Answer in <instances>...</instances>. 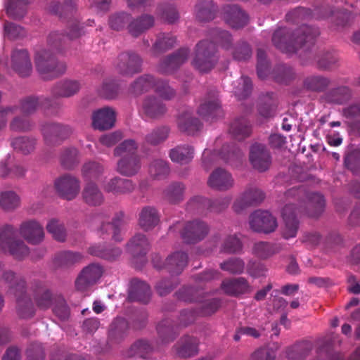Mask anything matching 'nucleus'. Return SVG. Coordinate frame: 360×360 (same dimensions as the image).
I'll list each match as a JSON object with an SVG mask.
<instances>
[{"instance_id":"obj_27","label":"nucleus","mask_w":360,"mask_h":360,"mask_svg":"<svg viewBox=\"0 0 360 360\" xmlns=\"http://www.w3.org/2000/svg\"><path fill=\"white\" fill-rule=\"evenodd\" d=\"M151 295L150 286L144 281L134 278L131 281L128 300L130 302H139L147 304Z\"/></svg>"},{"instance_id":"obj_13","label":"nucleus","mask_w":360,"mask_h":360,"mask_svg":"<svg viewBox=\"0 0 360 360\" xmlns=\"http://www.w3.org/2000/svg\"><path fill=\"white\" fill-rule=\"evenodd\" d=\"M54 188L60 198L67 200H72L79 193L80 181L74 176L65 174L55 180Z\"/></svg>"},{"instance_id":"obj_11","label":"nucleus","mask_w":360,"mask_h":360,"mask_svg":"<svg viewBox=\"0 0 360 360\" xmlns=\"http://www.w3.org/2000/svg\"><path fill=\"white\" fill-rule=\"evenodd\" d=\"M250 229L258 233H270L278 227L277 220L269 212L257 210L249 217Z\"/></svg>"},{"instance_id":"obj_41","label":"nucleus","mask_w":360,"mask_h":360,"mask_svg":"<svg viewBox=\"0 0 360 360\" xmlns=\"http://www.w3.org/2000/svg\"><path fill=\"white\" fill-rule=\"evenodd\" d=\"M176 43V38L171 33L160 32L156 35V39L152 46L151 51L158 56L172 49Z\"/></svg>"},{"instance_id":"obj_30","label":"nucleus","mask_w":360,"mask_h":360,"mask_svg":"<svg viewBox=\"0 0 360 360\" xmlns=\"http://www.w3.org/2000/svg\"><path fill=\"white\" fill-rule=\"evenodd\" d=\"M207 184L214 189L226 191L233 186V179L225 169L217 168L210 175Z\"/></svg>"},{"instance_id":"obj_28","label":"nucleus","mask_w":360,"mask_h":360,"mask_svg":"<svg viewBox=\"0 0 360 360\" xmlns=\"http://www.w3.org/2000/svg\"><path fill=\"white\" fill-rule=\"evenodd\" d=\"M141 168L139 155L123 156L117 162L116 171L122 176L131 177L139 173Z\"/></svg>"},{"instance_id":"obj_50","label":"nucleus","mask_w":360,"mask_h":360,"mask_svg":"<svg viewBox=\"0 0 360 360\" xmlns=\"http://www.w3.org/2000/svg\"><path fill=\"white\" fill-rule=\"evenodd\" d=\"M220 156L226 162L238 166L243 158L242 150L235 145H224L220 151Z\"/></svg>"},{"instance_id":"obj_43","label":"nucleus","mask_w":360,"mask_h":360,"mask_svg":"<svg viewBox=\"0 0 360 360\" xmlns=\"http://www.w3.org/2000/svg\"><path fill=\"white\" fill-rule=\"evenodd\" d=\"M278 105L277 98L273 93H267L260 96L257 110L263 117H273Z\"/></svg>"},{"instance_id":"obj_58","label":"nucleus","mask_w":360,"mask_h":360,"mask_svg":"<svg viewBox=\"0 0 360 360\" xmlns=\"http://www.w3.org/2000/svg\"><path fill=\"white\" fill-rule=\"evenodd\" d=\"M11 145L15 150L26 155L34 151L37 139L32 136H19L13 139Z\"/></svg>"},{"instance_id":"obj_34","label":"nucleus","mask_w":360,"mask_h":360,"mask_svg":"<svg viewBox=\"0 0 360 360\" xmlns=\"http://www.w3.org/2000/svg\"><path fill=\"white\" fill-rule=\"evenodd\" d=\"M103 188L108 193L117 195L127 194L134 191L135 184L130 179L115 176L107 181Z\"/></svg>"},{"instance_id":"obj_59","label":"nucleus","mask_w":360,"mask_h":360,"mask_svg":"<svg viewBox=\"0 0 360 360\" xmlns=\"http://www.w3.org/2000/svg\"><path fill=\"white\" fill-rule=\"evenodd\" d=\"M29 3L30 0H8L6 5L8 15L14 19L23 18L27 11V5Z\"/></svg>"},{"instance_id":"obj_15","label":"nucleus","mask_w":360,"mask_h":360,"mask_svg":"<svg viewBox=\"0 0 360 360\" xmlns=\"http://www.w3.org/2000/svg\"><path fill=\"white\" fill-rule=\"evenodd\" d=\"M167 110L166 104L155 96H147L142 101L141 112L146 119L160 120Z\"/></svg>"},{"instance_id":"obj_40","label":"nucleus","mask_w":360,"mask_h":360,"mask_svg":"<svg viewBox=\"0 0 360 360\" xmlns=\"http://www.w3.org/2000/svg\"><path fill=\"white\" fill-rule=\"evenodd\" d=\"M154 22L153 16L143 14L129 23L127 26L128 32L133 37H137L145 31L151 28L154 25Z\"/></svg>"},{"instance_id":"obj_24","label":"nucleus","mask_w":360,"mask_h":360,"mask_svg":"<svg viewBox=\"0 0 360 360\" xmlns=\"http://www.w3.org/2000/svg\"><path fill=\"white\" fill-rule=\"evenodd\" d=\"M20 234L25 240L32 245L40 243L44 238L42 226L34 220L22 223L20 226Z\"/></svg>"},{"instance_id":"obj_46","label":"nucleus","mask_w":360,"mask_h":360,"mask_svg":"<svg viewBox=\"0 0 360 360\" xmlns=\"http://www.w3.org/2000/svg\"><path fill=\"white\" fill-rule=\"evenodd\" d=\"M15 296L17 300V312L20 317L29 319L35 314L34 307L30 297L26 295L25 290L22 293H16Z\"/></svg>"},{"instance_id":"obj_31","label":"nucleus","mask_w":360,"mask_h":360,"mask_svg":"<svg viewBox=\"0 0 360 360\" xmlns=\"http://www.w3.org/2000/svg\"><path fill=\"white\" fill-rule=\"evenodd\" d=\"M58 296H54L51 290L41 282H37L34 288V299L37 306L42 310L49 309L55 303V299Z\"/></svg>"},{"instance_id":"obj_32","label":"nucleus","mask_w":360,"mask_h":360,"mask_svg":"<svg viewBox=\"0 0 360 360\" xmlns=\"http://www.w3.org/2000/svg\"><path fill=\"white\" fill-rule=\"evenodd\" d=\"M160 221V215L155 207L145 206L139 214V225L145 231L153 229Z\"/></svg>"},{"instance_id":"obj_19","label":"nucleus","mask_w":360,"mask_h":360,"mask_svg":"<svg viewBox=\"0 0 360 360\" xmlns=\"http://www.w3.org/2000/svg\"><path fill=\"white\" fill-rule=\"evenodd\" d=\"M92 127L99 131L110 129L115 126L116 113L110 107H103L93 112Z\"/></svg>"},{"instance_id":"obj_22","label":"nucleus","mask_w":360,"mask_h":360,"mask_svg":"<svg viewBox=\"0 0 360 360\" xmlns=\"http://www.w3.org/2000/svg\"><path fill=\"white\" fill-rule=\"evenodd\" d=\"M352 96V90L347 86L342 85L327 89L320 99L325 103L340 105L347 103Z\"/></svg>"},{"instance_id":"obj_53","label":"nucleus","mask_w":360,"mask_h":360,"mask_svg":"<svg viewBox=\"0 0 360 360\" xmlns=\"http://www.w3.org/2000/svg\"><path fill=\"white\" fill-rule=\"evenodd\" d=\"M217 8L212 1H200L195 8L197 19L200 21H210L214 19Z\"/></svg>"},{"instance_id":"obj_63","label":"nucleus","mask_w":360,"mask_h":360,"mask_svg":"<svg viewBox=\"0 0 360 360\" xmlns=\"http://www.w3.org/2000/svg\"><path fill=\"white\" fill-rule=\"evenodd\" d=\"M338 56L335 51L323 52L317 58V67L321 70H330L338 62Z\"/></svg>"},{"instance_id":"obj_37","label":"nucleus","mask_w":360,"mask_h":360,"mask_svg":"<svg viewBox=\"0 0 360 360\" xmlns=\"http://www.w3.org/2000/svg\"><path fill=\"white\" fill-rule=\"evenodd\" d=\"M188 263V255L184 252H175L167 257L165 268L172 274H180Z\"/></svg>"},{"instance_id":"obj_52","label":"nucleus","mask_w":360,"mask_h":360,"mask_svg":"<svg viewBox=\"0 0 360 360\" xmlns=\"http://www.w3.org/2000/svg\"><path fill=\"white\" fill-rule=\"evenodd\" d=\"M185 186L181 182L170 184L164 191V198L171 204H178L184 200Z\"/></svg>"},{"instance_id":"obj_1","label":"nucleus","mask_w":360,"mask_h":360,"mask_svg":"<svg viewBox=\"0 0 360 360\" xmlns=\"http://www.w3.org/2000/svg\"><path fill=\"white\" fill-rule=\"evenodd\" d=\"M84 34V27L77 20L69 22L65 35L58 32L49 34L47 48L37 51L34 56L37 70L44 79H53L65 72V63L58 61L55 56L66 50L68 41L76 39Z\"/></svg>"},{"instance_id":"obj_39","label":"nucleus","mask_w":360,"mask_h":360,"mask_svg":"<svg viewBox=\"0 0 360 360\" xmlns=\"http://www.w3.org/2000/svg\"><path fill=\"white\" fill-rule=\"evenodd\" d=\"M169 156L173 162L186 165L194 158V148L188 144H181L169 150Z\"/></svg>"},{"instance_id":"obj_56","label":"nucleus","mask_w":360,"mask_h":360,"mask_svg":"<svg viewBox=\"0 0 360 360\" xmlns=\"http://www.w3.org/2000/svg\"><path fill=\"white\" fill-rule=\"evenodd\" d=\"M153 347L148 340H139L135 342L128 350V356L130 357H140L147 359L153 352Z\"/></svg>"},{"instance_id":"obj_4","label":"nucleus","mask_w":360,"mask_h":360,"mask_svg":"<svg viewBox=\"0 0 360 360\" xmlns=\"http://www.w3.org/2000/svg\"><path fill=\"white\" fill-rule=\"evenodd\" d=\"M219 60L215 43L208 40L199 41L195 48L192 65L200 72H208L212 70Z\"/></svg>"},{"instance_id":"obj_33","label":"nucleus","mask_w":360,"mask_h":360,"mask_svg":"<svg viewBox=\"0 0 360 360\" xmlns=\"http://www.w3.org/2000/svg\"><path fill=\"white\" fill-rule=\"evenodd\" d=\"M199 340L190 335H185L175 345L176 354L181 358H189L198 353Z\"/></svg>"},{"instance_id":"obj_54","label":"nucleus","mask_w":360,"mask_h":360,"mask_svg":"<svg viewBox=\"0 0 360 360\" xmlns=\"http://www.w3.org/2000/svg\"><path fill=\"white\" fill-rule=\"evenodd\" d=\"M313 349V344L310 341L298 342L287 352V357L290 360H300L307 356Z\"/></svg>"},{"instance_id":"obj_10","label":"nucleus","mask_w":360,"mask_h":360,"mask_svg":"<svg viewBox=\"0 0 360 360\" xmlns=\"http://www.w3.org/2000/svg\"><path fill=\"white\" fill-rule=\"evenodd\" d=\"M198 114L207 122H214L224 116L216 91L209 93L203 99L198 108Z\"/></svg>"},{"instance_id":"obj_14","label":"nucleus","mask_w":360,"mask_h":360,"mask_svg":"<svg viewBox=\"0 0 360 360\" xmlns=\"http://www.w3.org/2000/svg\"><path fill=\"white\" fill-rule=\"evenodd\" d=\"M190 50L180 48L172 54L163 58L158 65V72L165 75L173 74L188 60Z\"/></svg>"},{"instance_id":"obj_47","label":"nucleus","mask_w":360,"mask_h":360,"mask_svg":"<svg viewBox=\"0 0 360 360\" xmlns=\"http://www.w3.org/2000/svg\"><path fill=\"white\" fill-rule=\"evenodd\" d=\"M157 332L158 340L162 345H167L173 342L177 336L176 328L169 319L160 321L157 326Z\"/></svg>"},{"instance_id":"obj_16","label":"nucleus","mask_w":360,"mask_h":360,"mask_svg":"<svg viewBox=\"0 0 360 360\" xmlns=\"http://www.w3.org/2000/svg\"><path fill=\"white\" fill-rule=\"evenodd\" d=\"M103 268L98 264H91L84 267L75 281V287L79 291H84L94 285L101 277Z\"/></svg>"},{"instance_id":"obj_26","label":"nucleus","mask_w":360,"mask_h":360,"mask_svg":"<svg viewBox=\"0 0 360 360\" xmlns=\"http://www.w3.org/2000/svg\"><path fill=\"white\" fill-rule=\"evenodd\" d=\"M331 84V79L320 74L307 75L303 79V89L311 93H325Z\"/></svg>"},{"instance_id":"obj_42","label":"nucleus","mask_w":360,"mask_h":360,"mask_svg":"<svg viewBox=\"0 0 360 360\" xmlns=\"http://www.w3.org/2000/svg\"><path fill=\"white\" fill-rule=\"evenodd\" d=\"M127 250L134 257H144L149 250V243L144 234H136L127 243Z\"/></svg>"},{"instance_id":"obj_38","label":"nucleus","mask_w":360,"mask_h":360,"mask_svg":"<svg viewBox=\"0 0 360 360\" xmlns=\"http://www.w3.org/2000/svg\"><path fill=\"white\" fill-rule=\"evenodd\" d=\"M124 213H117L111 223L103 224L99 229L101 236L105 238L104 235L112 233V238L116 241L122 240L121 231L124 226Z\"/></svg>"},{"instance_id":"obj_48","label":"nucleus","mask_w":360,"mask_h":360,"mask_svg":"<svg viewBox=\"0 0 360 360\" xmlns=\"http://www.w3.org/2000/svg\"><path fill=\"white\" fill-rule=\"evenodd\" d=\"M280 250L279 245L266 241L257 242L252 247V254L261 259H266L278 253Z\"/></svg>"},{"instance_id":"obj_18","label":"nucleus","mask_w":360,"mask_h":360,"mask_svg":"<svg viewBox=\"0 0 360 360\" xmlns=\"http://www.w3.org/2000/svg\"><path fill=\"white\" fill-rule=\"evenodd\" d=\"M264 199V193L259 188L250 187L238 198L233 205L236 213H240L246 208L257 206Z\"/></svg>"},{"instance_id":"obj_5","label":"nucleus","mask_w":360,"mask_h":360,"mask_svg":"<svg viewBox=\"0 0 360 360\" xmlns=\"http://www.w3.org/2000/svg\"><path fill=\"white\" fill-rule=\"evenodd\" d=\"M0 249L8 251L17 259H22L29 255V248L25 243L16 238V232L11 225L0 228Z\"/></svg>"},{"instance_id":"obj_60","label":"nucleus","mask_w":360,"mask_h":360,"mask_svg":"<svg viewBox=\"0 0 360 360\" xmlns=\"http://www.w3.org/2000/svg\"><path fill=\"white\" fill-rule=\"evenodd\" d=\"M3 280L8 284V288L14 295L16 293H22L25 290V281L21 276H16L13 271H6L2 276Z\"/></svg>"},{"instance_id":"obj_25","label":"nucleus","mask_w":360,"mask_h":360,"mask_svg":"<svg viewBox=\"0 0 360 360\" xmlns=\"http://www.w3.org/2000/svg\"><path fill=\"white\" fill-rule=\"evenodd\" d=\"M223 15L226 22L233 28L244 27L248 21L247 14L237 5H226L223 8Z\"/></svg>"},{"instance_id":"obj_55","label":"nucleus","mask_w":360,"mask_h":360,"mask_svg":"<svg viewBox=\"0 0 360 360\" xmlns=\"http://www.w3.org/2000/svg\"><path fill=\"white\" fill-rule=\"evenodd\" d=\"M273 77L276 82L287 84L295 78V72L292 67L280 64L274 69Z\"/></svg>"},{"instance_id":"obj_12","label":"nucleus","mask_w":360,"mask_h":360,"mask_svg":"<svg viewBox=\"0 0 360 360\" xmlns=\"http://www.w3.org/2000/svg\"><path fill=\"white\" fill-rule=\"evenodd\" d=\"M39 108L45 110H56L60 103L50 97L30 96L22 99L20 103V112L24 115L34 113Z\"/></svg>"},{"instance_id":"obj_36","label":"nucleus","mask_w":360,"mask_h":360,"mask_svg":"<svg viewBox=\"0 0 360 360\" xmlns=\"http://www.w3.org/2000/svg\"><path fill=\"white\" fill-rule=\"evenodd\" d=\"M177 125L181 131L188 135H194L202 127L201 122L198 118L194 117L191 112L188 111L181 113L178 117Z\"/></svg>"},{"instance_id":"obj_6","label":"nucleus","mask_w":360,"mask_h":360,"mask_svg":"<svg viewBox=\"0 0 360 360\" xmlns=\"http://www.w3.org/2000/svg\"><path fill=\"white\" fill-rule=\"evenodd\" d=\"M181 227V237L187 244H195L206 238L210 232V226L200 219H193L186 221L183 226L178 221L169 227V230H175Z\"/></svg>"},{"instance_id":"obj_2","label":"nucleus","mask_w":360,"mask_h":360,"mask_svg":"<svg viewBox=\"0 0 360 360\" xmlns=\"http://www.w3.org/2000/svg\"><path fill=\"white\" fill-rule=\"evenodd\" d=\"M287 198H296L299 201L297 207L295 204L289 203L282 210V217L285 226L282 236L285 239L295 238L299 229L298 214H306L309 217H319L324 211L326 201L319 193H308L304 186L293 187L285 193Z\"/></svg>"},{"instance_id":"obj_8","label":"nucleus","mask_w":360,"mask_h":360,"mask_svg":"<svg viewBox=\"0 0 360 360\" xmlns=\"http://www.w3.org/2000/svg\"><path fill=\"white\" fill-rule=\"evenodd\" d=\"M41 134L46 145L56 146L68 139L73 132L71 127L58 122H47L41 126Z\"/></svg>"},{"instance_id":"obj_23","label":"nucleus","mask_w":360,"mask_h":360,"mask_svg":"<svg viewBox=\"0 0 360 360\" xmlns=\"http://www.w3.org/2000/svg\"><path fill=\"white\" fill-rule=\"evenodd\" d=\"M81 84L77 80L65 79L54 84L51 88V98H70L77 94L80 89Z\"/></svg>"},{"instance_id":"obj_51","label":"nucleus","mask_w":360,"mask_h":360,"mask_svg":"<svg viewBox=\"0 0 360 360\" xmlns=\"http://www.w3.org/2000/svg\"><path fill=\"white\" fill-rule=\"evenodd\" d=\"M104 166L96 161H89L84 164L82 168V175L85 181L92 182L97 181L104 173Z\"/></svg>"},{"instance_id":"obj_21","label":"nucleus","mask_w":360,"mask_h":360,"mask_svg":"<svg viewBox=\"0 0 360 360\" xmlns=\"http://www.w3.org/2000/svg\"><path fill=\"white\" fill-rule=\"evenodd\" d=\"M226 295L238 297L250 291L251 286L243 277L229 278L222 281L220 286Z\"/></svg>"},{"instance_id":"obj_57","label":"nucleus","mask_w":360,"mask_h":360,"mask_svg":"<svg viewBox=\"0 0 360 360\" xmlns=\"http://www.w3.org/2000/svg\"><path fill=\"white\" fill-rule=\"evenodd\" d=\"M50 11L60 18L72 15L76 11L77 5L73 0H66L63 3L53 2L49 7Z\"/></svg>"},{"instance_id":"obj_9","label":"nucleus","mask_w":360,"mask_h":360,"mask_svg":"<svg viewBox=\"0 0 360 360\" xmlns=\"http://www.w3.org/2000/svg\"><path fill=\"white\" fill-rule=\"evenodd\" d=\"M230 203L229 198L210 200L202 196H195L187 203V209L202 213L205 210L210 212H220L228 207Z\"/></svg>"},{"instance_id":"obj_17","label":"nucleus","mask_w":360,"mask_h":360,"mask_svg":"<svg viewBox=\"0 0 360 360\" xmlns=\"http://www.w3.org/2000/svg\"><path fill=\"white\" fill-rule=\"evenodd\" d=\"M250 162L254 169L262 172L267 170L271 164V157L266 146L254 143L250 149Z\"/></svg>"},{"instance_id":"obj_44","label":"nucleus","mask_w":360,"mask_h":360,"mask_svg":"<svg viewBox=\"0 0 360 360\" xmlns=\"http://www.w3.org/2000/svg\"><path fill=\"white\" fill-rule=\"evenodd\" d=\"M229 131L235 139L242 141L250 136L252 127L246 117H241L231 124Z\"/></svg>"},{"instance_id":"obj_7","label":"nucleus","mask_w":360,"mask_h":360,"mask_svg":"<svg viewBox=\"0 0 360 360\" xmlns=\"http://www.w3.org/2000/svg\"><path fill=\"white\" fill-rule=\"evenodd\" d=\"M143 60L134 51H128L120 53L114 60V68L122 76L132 77L141 72Z\"/></svg>"},{"instance_id":"obj_20","label":"nucleus","mask_w":360,"mask_h":360,"mask_svg":"<svg viewBox=\"0 0 360 360\" xmlns=\"http://www.w3.org/2000/svg\"><path fill=\"white\" fill-rule=\"evenodd\" d=\"M11 68L20 77L30 75L32 71L30 54L26 49H14L11 53Z\"/></svg>"},{"instance_id":"obj_45","label":"nucleus","mask_w":360,"mask_h":360,"mask_svg":"<svg viewBox=\"0 0 360 360\" xmlns=\"http://www.w3.org/2000/svg\"><path fill=\"white\" fill-rule=\"evenodd\" d=\"M88 252L94 257L113 261L121 255L122 250L119 248H106L101 244H95L89 248Z\"/></svg>"},{"instance_id":"obj_64","label":"nucleus","mask_w":360,"mask_h":360,"mask_svg":"<svg viewBox=\"0 0 360 360\" xmlns=\"http://www.w3.org/2000/svg\"><path fill=\"white\" fill-rule=\"evenodd\" d=\"M20 204V197L14 191H4L0 194V206L4 210H15Z\"/></svg>"},{"instance_id":"obj_29","label":"nucleus","mask_w":360,"mask_h":360,"mask_svg":"<svg viewBox=\"0 0 360 360\" xmlns=\"http://www.w3.org/2000/svg\"><path fill=\"white\" fill-rule=\"evenodd\" d=\"M84 258L79 252L61 251L55 255L53 265L55 269H68L82 262Z\"/></svg>"},{"instance_id":"obj_35","label":"nucleus","mask_w":360,"mask_h":360,"mask_svg":"<svg viewBox=\"0 0 360 360\" xmlns=\"http://www.w3.org/2000/svg\"><path fill=\"white\" fill-rule=\"evenodd\" d=\"M83 201L89 206L96 207L104 202V196L98 186L94 182H88L82 192Z\"/></svg>"},{"instance_id":"obj_61","label":"nucleus","mask_w":360,"mask_h":360,"mask_svg":"<svg viewBox=\"0 0 360 360\" xmlns=\"http://www.w3.org/2000/svg\"><path fill=\"white\" fill-rule=\"evenodd\" d=\"M176 295L178 300L185 302H201L202 292L196 288L186 286L179 289Z\"/></svg>"},{"instance_id":"obj_49","label":"nucleus","mask_w":360,"mask_h":360,"mask_svg":"<svg viewBox=\"0 0 360 360\" xmlns=\"http://www.w3.org/2000/svg\"><path fill=\"white\" fill-rule=\"evenodd\" d=\"M155 77L151 75H143L139 77L130 85V92L134 96H140L153 89Z\"/></svg>"},{"instance_id":"obj_3","label":"nucleus","mask_w":360,"mask_h":360,"mask_svg":"<svg viewBox=\"0 0 360 360\" xmlns=\"http://www.w3.org/2000/svg\"><path fill=\"white\" fill-rule=\"evenodd\" d=\"M319 33L317 27L307 25H301L295 31L287 27H280L274 32L272 42L281 51L291 54L302 46L309 49Z\"/></svg>"},{"instance_id":"obj_62","label":"nucleus","mask_w":360,"mask_h":360,"mask_svg":"<svg viewBox=\"0 0 360 360\" xmlns=\"http://www.w3.org/2000/svg\"><path fill=\"white\" fill-rule=\"evenodd\" d=\"M169 134V127L166 126L157 127L146 136L145 141L147 144L157 146L164 142L167 139Z\"/></svg>"}]
</instances>
